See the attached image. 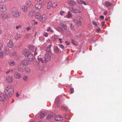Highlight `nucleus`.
<instances>
[{"label":"nucleus","instance_id":"a19ab883","mask_svg":"<svg viewBox=\"0 0 122 122\" xmlns=\"http://www.w3.org/2000/svg\"><path fill=\"white\" fill-rule=\"evenodd\" d=\"M34 13V12L33 11H31L28 14L29 16L31 17H32Z\"/></svg>","mask_w":122,"mask_h":122},{"label":"nucleus","instance_id":"2eb2a0df","mask_svg":"<svg viewBox=\"0 0 122 122\" xmlns=\"http://www.w3.org/2000/svg\"><path fill=\"white\" fill-rule=\"evenodd\" d=\"M55 119L57 121H61L63 120V117L61 116L58 115L55 117Z\"/></svg>","mask_w":122,"mask_h":122},{"label":"nucleus","instance_id":"0e129e2a","mask_svg":"<svg viewBox=\"0 0 122 122\" xmlns=\"http://www.w3.org/2000/svg\"><path fill=\"white\" fill-rule=\"evenodd\" d=\"M105 21H104L103 22H102V26H104V24H105Z\"/></svg>","mask_w":122,"mask_h":122},{"label":"nucleus","instance_id":"39448f33","mask_svg":"<svg viewBox=\"0 0 122 122\" xmlns=\"http://www.w3.org/2000/svg\"><path fill=\"white\" fill-rule=\"evenodd\" d=\"M0 17L2 20H5L8 18L9 15L6 13H2L0 15Z\"/></svg>","mask_w":122,"mask_h":122},{"label":"nucleus","instance_id":"a878e982","mask_svg":"<svg viewBox=\"0 0 122 122\" xmlns=\"http://www.w3.org/2000/svg\"><path fill=\"white\" fill-rule=\"evenodd\" d=\"M77 2L79 4H83L85 5H86V2L84 1H82L81 0H78L77 1Z\"/></svg>","mask_w":122,"mask_h":122},{"label":"nucleus","instance_id":"72a5a7b5","mask_svg":"<svg viewBox=\"0 0 122 122\" xmlns=\"http://www.w3.org/2000/svg\"><path fill=\"white\" fill-rule=\"evenodd\" d=\"M16 55V52H14L12 53H11L10 54V56L11 57H13L14 56Z\"/></svg>","mask_w":122,"mask_h":122},{"label":"nucleus","instance_id":"774afa93","mask_svg":"<svg viewBox=\"0 0 122 122\" xmlns=\"http://www.w3.org/2000/svg\"><path fill=\"white\" fill-rule=\"evenodd\" d=\"M91 3H92L94 2V0H89Z\"/></svg>","mask_w":122,"mask_h":122},{"label":"nucleus","instance_id":"f3484780","mask_svg":"<svg viewBox=\"0 0 122 122\" xmlns=\"http://www.w3.org/2000/svg\"><path fill=\"white\" fill-rule=\"evenodd\" d=\"M14 76L15 78L19 79L21 77V75L18 72H16L14 74Z\"/></svg>","mask_w":122,"mask_h":122},{"label":"nucleus","instance_id":"09e8293b","mask_svg":"<svg viewBox=\"0 0 122 122\" xmlns=\"http://www.w3.org/2000/svg\"><path fill=\"white\" fill-rule=\"evenodd\" d=\"M62 27L63 28H64L65 30H66L67 29V28L66 27V24H64L62 25Z\"/></svg>","mask_w":122,"mask_h":122},{"label":"nucleus","instance_id":"f8f14e48","mask_svg":"<svg viewBox=\"0 0 122 122\" xmlns=\"http://www.w3.org/2000/svg\"><path fill=\"white\" fill-rule=\"evenodd\" d=\"M29 63V61L26 59H24L21 62V64L25 66H27Z\"/></svg>","mask_w":122,"mask_h":122},{"label":"nucleus","instance_id":"4d7b16f0","mask_svg":"<svg viewBox=\"0 0 122 122\" xmlns=\"http://www.w3.org/2000/svg\"><path fill=\"white\" fill-rule=\"evenodd\" d=\"M65 117L67 119H68L69 117V116L68 114H66L65 116Z\"/></svg>","mask_w":122,"mask_h":122},{"label":"nucleus","instance_id":"bb28decb","mask_svg":"<svg viewBox=\"0 0 122 122\" xmlns=\"http://www.w3.org/2000/svg\"><path fill=\"white\" fill-rule=\"evenodd\" d=\"M105 5L106 6L108 7L111 6L112 4L108 2H106L105 4Z\"/></svg>","mask_w":122,"mask_h":122},{"label":"nucleus","instance_id":"f257e3e1","mask_svg":"<svg viewBox=\"0 0 122 122\" xmlns=\"http://www.w3.org/2000/svg\"><path fill=\"white\" fill-rule=\"evenodd\" d=\"M4 91L5 95L8 97H10L14 94V88L12 86L9 85L5 87Z\"/></svg>","mask_w":122,"mask_h":122},{"label":"nucleus","instance_id":"c03bdc74","mask_svg":"<svg viewBox=\"0 0 122 122\" xmlns=\"http://www.w3.org/2000/svg\"><path fill=\"white\" fill-rule=\"evenodd\" d=\"M72 17L71 13L69 11L68 12V14L67 17L68 18H70Z\"/></svg>","mask_w":122,"mask_h":122},{"label":"nucleus","instance_id":"473e14b6","mask_svg":"<svg viewBox=\"0 0 122 122\" xmlns=\"http://www.w3.org/2000/svg\"><path fill=\"white\" fill-rule=\"evenodd\" d=\"M39 69L41 71H42L44 69V66L42 64L41 65H39V66L38 67Z\"/></svg>","mask_w":122,"mask_h":122},{"label":"nucleus","instance_id":"de8ad7c7","mask_svg":"<svg viewBox=\"0 0 122 122\" xmlns=\"http://www.w3.org/2000/svg\"><path fill=\"white\" fill-rule=\"evenodd\" d=\"M59 37L58 36L56 35H55L54 36V38L55 39H58Z\"/></svg>","mask_w":122,"mask_h":122},{"label":"nucleus","instance_id":"0eeeda50","mask_svg":"<svg viewBox=\"0 0 122 122\" xmlns=\"http://www.w3.org/2000/svg\"><path fill=\"white\" fill-rule=\"evenodd\" d=\"M30 51L28 49H25L22 51L23 54L26 57L28 56L31 53Z\"/></svg>","mask_w":122,"mask_h":122},{"label":"nucleus","instance_id":"f704fd0d","mask_svg":"<svg viewBox=\"0 0 122 122\" xmlns=\"http://www.w3.org/2000/svg\"><path fill=\"white\" fill-rule=\"evenodd\" d=\"M9 64L10 65L13 66L15 64V63L13 61H9Z\"/></svg>","mask_w":122,"mask_h":122},{"label":"nucleus","instance_id":"c9c22d12","mask_svg":"<svg viewBox=\"0 0 122 122\" xmlns=\"http://www.w3.org/2000/svg\"><path fill=\"white\" fill-rule=\"evenodd\" d=\"M23 79L24 81H27L28 79V76H23Z\"/></svg>","mask_w":122,"mask_h":122},{"label":"nucleus","instance_id":"58836bf2","mask_svg":"<svg viewBox=\"0 0 122 122\" xmlns=\"http://www.w3.org/2000/svg\"><path fill=\"white\" fill-rule=\"evenodd\" d=\"M27 10V7L26 6H24L22 8V10L24 12L26 11Z\"/></svg>","mask_w":122,"mask_h":122},{"label":"nucleus","instance_id":"3c124183","mask_svg":"<svg viewBox=\"0 0 122 122\" xmlns=\"http://www.w3.org/2000/svg\"><path fill=\"white\" fill-rule=\"evenodd\" d=\"M64 13L65 12L64 11H61L60 12V14L61 15H63Z\"/></svg>","mask_w":122,"mask_h":122},{"label":"nucleus","instance_id":"bf43d9fd","mask_svg":"<svg viewBox=\"0 0 122 122\" xmlns=\"http://www.w3.org/2000/svg\"><path fill=\"white\" fill-rule=\"evenodd\" d=\"M70 28L72 29H73L74 28V25L72 24H71V26H70Z\"/></svg>","mask_w":122,"mask_h":122},{"label":"nucleus","instance_id":"423d86ee","mask_svg":"<svg viewBox=\"0 0 122 122\" xmlns=\"http://www.w3.org/2000/svg\"><path fill=\"white\" fill-rule=\"evenodd\" d=\"M69 10L71 12L76 14H78V13L80 14L81 13L80 10L78 9H74L73 7L70 8Z\"/></svg>","mask_w":122,"mask_h":122},{"label":"nucleus","instance_id":"864d4df0","mask_svg":"<svg viewBox=\"0 0 122 122\" xmlns=\"http://www.w3.org/2000/svg\"><path fill=\"white\" fill-rule=\"evenodd\" d=\"M70 91L71 92V93H73L74 92V89L73 88H70Z\"/></svg>","mask_w":122,"mask_h":122},{"label":"nucleus","instance_id":"5701e85b","mask_svg":"<svg viewBox=\"0 0 122 122\" xmlns=\"http://www.w3.org/2000/svg\"><path fill=\"white\" fill-rule=\"evenodd\" d=\"M46 114V111H42L40 114V116L41 118H43L44 117Z\"/></svg>","mask_w":122,"mask_h":122},{"label":"nucleus","instance_id":"412c9836","mask_svg":"<svg viewBox=\"0 0 122 122\" xmlns=\"http://www.w3.org/2000/svg\"><path fill=\"white\" fill-rule=\"evenodd\" d=\"M36 18L38 20H40L41 17V15L39 13H36Z\"/></svg>","mask_w":122,"mask_h":122},{"label":"nucleus","instance_id":"7ed1b4c3","mask_svg":"<svg viewBox=\"0 0 122 122\" xmlns=\"http://www.w3.org/2000/svg\"><path fill=\"white\" fill-rule=\"evenodd\" d=\"M18 9L16 7H13L11 10L12 14L13 17L15 18H18L21 15V12L18 11Z\"/></svg>","mask_w":122,"mask_h":122},{"label":"nucleus","instance_id":"79ce46f5","mask_svg":"<svg viewBox=\"0 0 122 122\" xmlns=\"http://www.w3.org/2000/svg\"><path fill=\"white\" fill-rule=\"evenodd\" d=\"M46 3V2L45 0H44L42 1L41 3V5L42 6L44 5Z\"/></svg>","mask_w":122,"mask_h":122},{"label":"nucleus","instance_id":"680f3d73","mask_svg":"<svg viewBox=\"0 0 122 122\" xmlns=\"http://www.w3.org/2000/svg\"><path fill=\"white\" fill-rule=\"evenodd\" d=\"M37 48H36L34 53V55H36L37 53Z\"/></svg>","mask_w":122,"mask_h":122},{"label":"nucleus","instance_id":"aec40b11","mask_svg":"<svg viewBox=\"0 0 122 122\" xmlns=\"http://www.w3.org/2000/svg\"><path fill=\"white\" fill-rule=\"evenodd\" d=\"M7 45L8 47L10 48H12L13 46V43L12 41L10 40L7 44Z\"/></svg>","mask_w":122,"mask_h":122},{"label":"nucleus","instance_id":"dca6fc26","mask_svg":"<svg viewBox=\"0 0 122 122\" xmlns=\"http://www.w3.org/2000/svg\"><path fill=\"white\" fill-rule=\"evenodd\" d=\"M47 19L46 15L45 14L43 15L41 18V22L42 23L44 22Z\"/></svg>","mask_w":122,"mask_h":122},{"label":"nucleus","instance_id":"a211bd4d","mask_svg":"<svg viewBox=\"0 0 122 122\" xmlns=\"http://www.w3.org/2000/svg\"><path fill=\"white\" fill-rule=\"evenodd\" d=\"M35 7L36 9L39 10L41 8L42 6L40 3H37L35 5Z\"/></svg>","mask_w":122,"mask_h":122},{"label":"nucleus","instance_id":"6e6d98bb","mask_svg":"<svg viewBox=\"0 0 122 122\" xmlns=\"http://www.w3.org/2000/svg\"><path fill=\"white\" fill-rule=\"evenodd\" d=\"M58 40L60 42V43H62V40L61 38H59L58 39Z\"/></svg>","mask_w":122,"mask_h":122},{"label":"nucleus","instance_id":"5fc2aeb1","mask_svg":"<svg viewBox=\"0 0 122 122\" xmlns=\"http://www.w3.org/2000/svg\"><path fill=\"white\" fill-rule=\"evenodd\" d=\"M59 46L62 49H63L64 48V46L62 45H59Z\"/></svg>","mask_w":122,"mask_h":122},{"label":"nucleus","instance_id":"c756f323","mask_svg":"<svg viewBox=\"0 0 122 122\" xmlns=\"http://www.w3.org/2000/svg\"><path fill=\"white\" fill-rule=\"evenodd\" d=\"M29 48L32 51H34L35 50V47L32 45H30L29 46Z\"/></svg>","mask_w":122,"mask_h":122},{"label":"nucleus","instance_id":"4468645a","mask_svg":"<svg viewBox=\"0 0 122 122\" xmlns=\"http://www.w3.org/2000/svg\"><path fill=\"white\" fill-rule=\"evenodd\" d=\"M6 96L3 93L0 94V101L3 102L5 99Z\"/></svg>","mask_w":122,"mask_h":122},{"label":"nucleus","instance_id":"052dcab7","mask_svg":"<svg viewBox=\"0 0 122 122\" xmlns=\"http://www.w3.org/2000/svg\"><path fill=\"white\" fill-rule=\"evenodd\" d=\"M4 57V54L3 53L0 54V57L1 58H3Z\"/></svg>","mask_w":122,"mask_h":122},{"label":"nucleus","instance_id":"e433bc0d","mask_svg":"<svg viewBox=\"0 0 122 122\" xmlns=\"http://www.w3.org/2000/svg\"><path fill=\"white\" fill-rule=\"evenodd\" d=\"M26 5L27 6L29 7H30L31 4V2L30 1H28L26 3Z\"/></svg>","mask_w":122,"mask_h":122},{"label":"nucleus","instance_id":"4c0bfd02","mask_svg":"<svg viewBox=\"0 0 122 122\" xmlns=\"http://www.w3.org/2000/svg\"><path fill=\"white\" fill-rule=\"evenodd\" d=\"M54 50L55 52L56 53H59V51L58 48L57 47H55V48Z\"/></svg>","mask_w":122,"mask_h":122},{"label":"nucleus","instance_id":"7c9ffc66","mask_svg":"<svg viewBox=\"0 0 122 122\" xmlns=\"http://www.w3.org/2000/svg\"><path fill=\"white\" fill-rule=\"evenodd\" d=\"M57 5L56 3L53 2L52 3L51 7L52 8H56Z\"/></svg>","mask_w":122,"mask_h":122},{"label":"nucleus","instance_id":"603ef678","mask_svg":"<svg viewBox=\"0 0 122 122\" xmlns=\"http://www.w3.org/2000/svg\"><path fill=\"white\" fill-rule=\"evenodd\" d=\"M65 43L66 44V45H69L70 44V42H68L67 41H66L65 42Z\"/></svg>","mask_w":122,"mask_h":122},{"label":"nucleus","instance_id":"4be33fe9","mask_svg":"<svg viewBox=\"0 0 122 122\" xmlns=\"http://www.w3.org/2000/svg\"><path fill=\"white\" fill-rule=\"evenodd\" d=\"M51 46V44L49 45L47 47L46 49V51L49 53H50L51 52V49H50Z\"/></svg>","mask_w":122,"mask_h":122},{"label":"nucleus","instance_id":"69168bd1","mask_svg":"<svg viewBox=\"0 0 122 122\" xmlns=\"http://www.w3.org/2000/svg\"><path fill=\"white\" fill-rule=\"evenodd\" d=\"M30 27H29L27 28V31H29L30 30Z\"/></svg>","mask_w":122,"mask_h":122},{"label":"nucleus","instance_id":"6ab92c4d","mask_svg":"<svg viewBox=\"0 0 122 122\" xmlns=\"http://www.w3.org/2000/svg\"><path fill=\"white\" fill-rule=\"evenodd\" d=\"M55 115L54 113H50L47 117V119H49L54 117Z\"/></svg>","mask_w":122,"mask_h":122},{"label":"nucleus","instance_id":"ea45409f","mask_svg":"<svg viewBox=\"0 0 122 122\" xmlns=\"http://www.w3.org/2000/svg\"><path fill=\"white\" fill-rule=\"evenodd\" d=\"M81 34H77L75 36V39L79 38L81 37Z\"/></svg>","mask_w":122,"mask_h":122},{"label":"nucleus","instance_id":"13d9d810","mask_svg":"<svg viewBox=\"0 0 122 122\" xmlns=\"http://www.w3.org/2000/svg\"><path fill=\"white\" fill-rule=\"evenodd\" d=\"M6 0H0V3H4Z\"/></svg>","mask_w":122,"mask_h":122},{"label":"nucleus","instance_id":"1a4fd4ad","mask_svg":"<svg viewBox=\"0 0 122 122\" xmlns=\"http://www.w3.org/2000/svg\"><path fill=\"white\" fill-rule=\"evenodd\" d=\"M22 65L21 63L19 64L17 66L18 70L21 72L24 71L25 70V67Z\"/></svg>","mask_w":122,"mask_h":122},{"label":"nucleus","instance_id":"6e6552de","mask_svg":"<svg viewBox=\"0 0 122 122\" xmlns=\"http://www.w3.org/2000/svg\"><path fill=\"white\" fill-rule=\"evenodd\" d=\"M68 4L71 6H75L76 4V2L72 0H68L67 1Z\"/></svg>","mask_w":122,"mask_h":122},{"label":"nucleus","instance_id":"f03ea898","mask_svg":"<svg viewBox=\"0 0 122 122\" xmlns=\"http://www.w3.org/2000/svg\"><path fill=\"white\" fill-rule=\"evenodd\" d=\"M51 59V56L48 53L46 54L44 56V59H43V58H41L40 56H39L38 57V61L41 63L44 62V61L47 62L50 61Z\"/></svg>","mask_w":122,"mask_h":122},{"label":"nucleus","instance_id":"9b49d317","mask_svg":"<svg viewBox=\"0 0 122 122\" xmlns=\"http://www.w3.org/2000/svg\"><path fill=\"white\" fill-rule=\"evenodd\" d=\"M30 61H33L34 60L35 57L33 54L31 52L26 57Z\"/></svg>","mask_w":122,"mask_h":122},{"label":"nucleus","instance_id":"338daca9","mask_svg":"<svg viewBox=\"0 0 122 122\" xmlns=\"http://www.w3.org/2000/svg\"><path fill=\"white\" fill-rule=\"evenodd\" d=\"M97 32H98L99 31H100V28H99L98 29H97L96 30Z\"/></svg>","mask_w":122,"mask_h":122},{"label":"nucleus","instance_id":"20e7f679","mask_svg":"<svg viewBox=\"0 0 122 122\" xmlns=\"http://www.w3.org/2000/svg\"><path fill=\"white\" fill-rule=\"evenodd\" d=\"M82 19L80 17H78L76 19L73 20L74 21H75V24L78 26H80L81 25V22Z\"/></svg>","mask_w":122,"mask_h":122},{"label":"nucleus","instance_id":"8fccbe9b","mask_svg":"<svg viewBox=\"0 0 122 122\" xmlns=\"http://www.w3.org/2000/svg\"><path fill=\"white\" fill-rule=\"evenodd\" d=\"M57 30L59 31H62L63 30H62V29L61 27H58L57 29Z\"/></svg>","mask_w":122,"mask_h":122},{"label":"nucleus","instance_id":"b1692460","mask_svg":"<svg viewBox=\"0 0 122 122\" xmlns=\"http://www.w3.org/2000/svg\"><path fill=\"white\" fill-rule=\"evenodd\" d=\"M21 35L20 34H16L14 36L15 39L16 40L20 38Z\"/></svg>","mask_w":122,"mask_h":122},{"label":"nucleus","instance_id":"cd10ccee","mask_svg":"<svg viewBox=\"0 0 122 122\" xmlns=\"http://www.w3.org/2000/svg\"><path fill=\"white\" fill-rule=\"evenodd\" d=\"M61 109L63 111H66L67 110L68 108L64 105H62L61 106Z\"/></svg>","mask_w":122,"mask_h":122},{"label":"nucleus","instance_id":"49530a36","mask_svg":"<svg viewBox=\"0 0 122 122\" xmlns=\"http://www.w3.org/2000/svg\"><path fill=\"white\" fill-rule=\"evenodd\" d=\"M21 25H19L16 27V29H19L21 28Z\"/></svg>","mask_w":122,"mask_h":122},{"label":"nucleus","instance_id":"37998d69","mask_svg":"<svg viewBox=\"0 0 122 122\" xmlns=\"http://www.w3.org/2000/svg\"><path fill=\"white\" fill-rule=\"evenodd\" d=\"M33 64L35 66H37L39 64V63L38 62H33Z\"/></svg>","mask_w":122,"mask_h":122},{"label":"nucleus","instance_id":"393cba45","mask_svg":"<svg viewBox=\"0 0 122 122\" xmlns=\"http://www.w3.org/2000/svg\"><path fill=\"white\" fill-rule=\"evenodd\" d=\"M52 2L51 0L49 1L47 3V8L48 9L51 8L52 6Z\"/></svg>","mask_w":122,"mask_h":122},{"label":"nucleus","instance_id":"9d476101","mask_svg":"<svg viewBox=\"0 0 122 122\" xmlns=\"http://www.w3.org/2000/svg\"><path fill=\"white\" fill-rule=\"evenodd\" d=\"M5 80L7 83L10 84L13 82V79L11 76H9L6 77Z\"/></svg>","mask_w":122,"mask_h":122},{"label":"nucleus","instance_id":"c85d7f7f","mask_svg":"<svg viewBox=\"0 0 122 122\" xmlns=\"http://www.w3.org/2000/svg\"><path fill=\"white\" fill-rule=\"evenodd\" d=\"M25 71L27 73H29L30 72L31 69L30 68L27 67L26 68Z\"/></svg>","mask_w":122,"mask_h":122},{"label":"nucleus","instance_id":"2f4dec72","mask_svg":"<svg viewBox=\"0 0 122 122\" xmlns=\"http://www.w3.org/2000/svg\"><path fill=\"white\" fill-rule=\"evenodd\" d=\"M71 41L72 43L75 46H77V43L74 40H72Z\"/></svg>","mask_w":122,"mask_h":122},{"label":"nucleus","instance_id":"e2e57ef3","mask_svg":"<svg viewBox=\"0 0 122 122\" xmlns=\"http://www.w3.org/2000/svg\"><path fill=\"white\" fill-rule=\"evenodd\" d=\"M92 24L93 25H95L97 26V25L96 23L94 21H93L92 22Z\"/></svg>","mask_w":122,"mask_h":122},{"label":"nucleus","instance_id":"ddd939ff","mask_svg":"<svg viewBox=\"0 0 122 122\" xmlns=\"http://www.w3.org/2000/svg\"><path fill=\"white\" fill-rule=\"evenodd\" d=\"M7 10V7L4 5H0V11L3 12Z\"/></svg>","mask_w":122,"mask_h":122},{"label":"nucleus","instance_id":"a18cd8bd","mask_svg":"<svg viewBox=\"0 0 122 122\" xmlns=\"http://www.w3.org/2000/svg\"><path fill=\"white\" fill-rule=\"evenodd\" d=\"M60 101V98H57L56 99L55 101V103L56 104H58Z\"/></svg>","mask_w":122,"mask_h":122}]
</instances>
